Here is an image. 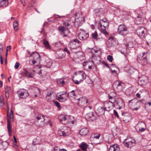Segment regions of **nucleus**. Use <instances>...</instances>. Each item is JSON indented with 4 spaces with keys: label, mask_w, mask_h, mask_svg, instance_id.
<instances>
[{
    "label": "nucleus",
    "mask_w": 151,
    "mask_h": 151,
    "mask_svg": "<svg viewBox=\"0 0 151 151\" xmlns=\"http://www.w3.org/2000/svg\"><path fill=\"white\" fill-rule=\"evenodd\" d=\"M122 119L123 121L127 123L129 122L131 119V117L129 113H126L122 115Z\"/></svg>",
    "instance_id": "nucleus-21"
},
{
    "label": "nucleus",
    "mask_w": 151,
    "mask_h": 151,
    "mask_svg": "<svg viewBox=\"0 0 151 151\" xmlns=\"http://www.w3.org/2000/svg\"><path fill=\"white\" fill-rule=\"evenodd\" d=\"M129 31L128 29L124 24H121L119 25L118 28V33L121 35L125 36L128 33Z\"/></svg>",
    "instance_id": "nucleus-5"
},
{
    "label": "nucleus",
    "mask_w": 151,
    "mask_h": 151,
    "mask_svg": "<svg viewBox=\"0 0 151 151\" xmlns=\"http://www.w3.org/2000/svg\"><path fill=\"white\" fill-rule=\"evenodd\" d=\"M9 0H0V6L5 7L8 4Z\"/></svg>",
    "instance_id": "nucleus-32"
},
{
    "label": "nucleus",
    "mask_w": 151,
    "mask_h": 151,
    "mask_svg": "<svg viewBox=\"0 0 151 151\" xmlns=\"http://www.w3.org/2000/svg\"><path fill=\"white\" fill-rule=\"evenodd\" d=\"M86 77V75L83 71H80L77 72L76 74V78L77 80H74L73 78L72 80L74 83L76 84H78L81 82L85 80Z\"/></svg>",
    "instance_id": "nucleus-3"
},
{
    "label": "nucleus",
    "mask_w": 151,
    "mask_h": 151,
    "mask_svg": "<svg viewBox=\"0 0 151 151\" xmlns=\"http://www.w3.org/2000/svg\"><path fill=\"white\" fill-rule=\"evenodd\" d=\"M1 55H0V62H1V64H3V61L2 56L1 55Z\"/></svg>",
    "instance_id": "nucleus-59"
},
{
    "label": "nucleus",
    "mask_w": 151,
    "mask_h": 151,
    "mask_svg": "<svg viewBox=\"0 0 151 151\" xmlns=\"http://www.w3.org/2000/svg\"><path fill=\"white\" fill-rule=\"evenodd\" d=\"M102 24L103 25L106 26V27H107L109 26V22H106V23H102Z\"/></svg>",
    "instance_id": "nucleus-64"
},
{
    "label": "nucleus",
    "mask_w": 151,
    "mask_h": 151,
    "mask_svg": "<svg viewBox=\"0 0 151 151\" xmlns=\"http://www.w3.org/2000/svg\"><path fill=\"white\" fill-rule=\"evenodd\" d=\"M88 145L84 142H82L80 145V147L83 151L86 150Z\"/></svg>",
    "instance_id": "nucleus-34"
},
{
    "label": "nucleus",
    "mask_w": 151,
    "mask_h": 151,
    "mask_svg": "<svg viewBox=\"0 0 151 151\" xmlns=\"http://www.w3.org/2000/svg\"><path fill=\"white\" fill-rule=\"evenodd\" d=\"M148 82V78L145 76H143L139 78L138 83L140 86H143L146 85Z\"/></svg>",
    "instance_id": "nucleus-13"
},
{
    "label": "nucleus",
    "mask_w": 151,
    "mask_h": 151,
    "mask_svg": "<svg viewBox=\"0 0 151 151\" xmlns=\"http://www.w3.org/2000/svg\"><path fill=\"white\" fill-rule=\"evenodd\" d=\"M114 39V37L113 36H111L109 37L107 42V45L108 46L110 47L112 46Z\"/></svg>",
    "instance_id": "nucleus-30"
},
{
    "label": "nucleus",
    "mask_w": 151,
    "mask_h": 151,
    "mask_svg": "<svg viewBox=\"0 0 151 151\" xmlns=\"http://www.w3.org/2000/svg\"><path fill=\"white\" fill-rule=\"evenodd\" d=\"M107 58L108 60L110 62H111L113 59V57L110 55H108L107 56Z\"/></svg>",
    "instance_id": "nucleus-51"
},
{
    "label": "nucleus",
    "mask_w": 151,
    "mask_h": 151,
    "mask_svg": "<svg viewBox=\"0 0 151 151\" xmlns=\"http://www.w3.org/2000/svg\"><path fill=\"white\" fill-rule=\"evenodd\" d=\"M43 43L45 47H46V49L48 50H50L51 49V47L48 41L45 40H44L43 41Z\"/></svg>",
    "instance_id": "nucleus-37"
},
{
    "label": "nucleus",
    "mask_w": 151,
    "mask_h": 151,
    "mask_svg": "<svg viewBox=\"0 0 151 151\" xmlns=\"http://www.w3.org/2000/svg\"><path fill=\"white\" fill-rule=\"evenodd\" d=\"M81 42L77 39H74L70 41L69 43L68 46L70 49L73 52H76L75 50H77L79 51L80 49Z\"/></svg>",
    "instance_id": "nucleus-2"
},
{
    "label": "nucleus",
    "mask_w": 151,
    "mask_h": 151,
    "mask_svg": "<svg viewBox=\"0 0 151 151\" xmlns=\"http://www.w3.org/2000/svg\"><path fill=\"white\" fill-rule=\"evenodd\" d=\"M30 57H33L34 60H36L39 62L40 60V56L39 54L37 52H33L30 55Z\"/></svg>",
    "instance_id": "nucleus-26"
},
{
    "label": "nucleus",
    "mask_w": 151,
    "mask_h": 151,
    "mask_svg": "<svg viewBox=\"0 0 151 151\" xmlns=\"http://www.w3.org/2000/svg\"><path fill=\"white\" fill-rule=\"evenodd\" d=\"M116 93L114 92H110L108 94L109 99H111L114 97H116Z\"/></svg>",
    "instance_id": "nucleus-39"
},
{
    "label": "nucleus",
    "mask_w": 151,
    "mask_h": 151,
    "mask_svg": "<svg viewBox=\"0 0 151 151\" xmlns=\"http://www.w3.org/2000/svg\"><path fill=\"white\" fill-rule=\"evenodd\" d=\"M101 20L103 22L102 23H106V22H108L106 19H102Z\"/></svg>",
    "instance_id": "nucleus-63"
},
{
    "label": "nucleus",
    "mask_w": 151,
    "mask_h": 151,
    "mask_svg": "<svg viewBox=\"0 0 151 151\" xmlns=\"http://www.w3.org/2000/svg\"><path fill=\"white\" fill-rule=\"evenodd\" d=\"M103 64L106 67L108 68H109V66L108 64H107V63H106L105 62H103Z\"/></svg>",
    "instance_id": "nucleus-62"
},
{
    "label": "nucleus",
    "mask_w": 151,
    "mask_h": 151,
    "mask_svg": "<svg viewBox=\"0 0 151 151\" xmlns=\"http://www.w3.org/2000/svg\"><path fill=\"white\" fill-rule=\"evenodd\" d=\"M22 74L24 77L31 78H33L34 76V75L32 73L29 72L25 69H23L22 73Z\"/></svg>",
    "instance_id": "nucleus-20"
},
{
    "label": "nucleus",
    "mask_w": 151,
    "mask_h": 151,
    "mask_svg": "<svg viewBox=\"0 0 151 151\" xmlns=\"http://www.w3.org/2000/svg\"><path fill=\"white\" fill-rule=\"evenodd\" d=\"M57 99L60 102H63L66 101L68 99V95L65 92L58 93L57 95Z\"/></svg>",
    "instance_id": "nucleus-8"
},
{
    "label": "nucleus",
    "mask_w": 151,
    "mask_h": 151,
    "mask_svg": "<svg viewBox=\"0 0 151 151\" xmlns=\"http://www.w3.org/2000/svg\"><path fill=\"white\" fill-rule=\"evenodd\" d=\"M92 36L94 39H97L98 37V35L96 31L92 33Z\"/></svg>",
    "instance_id": "nucleus-45"
},
{
    "label": "nucleus",
    "mask_w": 151,
    "mask_h": 151,
    "mask_svg": "<svg viewBox=\"0 0 151 151\" xmlns=\"http://www.w3.org/2000/svg\"><path fill=\"white\" fill-rule=\"evenodd\" d=\"M3 52V46L1 43H0V55Z\"/></svg>",
    "instance_id": "nucleus-52"
},
{
    "label": "nucleus",
    "mask_w": 151,
    "mask_h": 151,
    "mask_svg": "<svg viewBox=\"0 0 151 151\" xmlns=\"http://www.w3.org/2000/svg\"><path fill=\"white\" fill-rule=\"evenodd\" d=\"M131 91V90L129 89H127L125 91V93L127 95H130L131 94H132V92L131 91L129 93H128V92H129L130 91Z\"/></svg>",
    "instance_id": "nucleus-55"
},
{
    "label": "nucleus",
    "mask_w": 151,
    "mask_h": 151,
    "mask_svg": "<svg viewBox=\"0 0 151 151\" xmlns=\"http://www.w3.org/2000/svg\"><path fill=\"white\" fill-rule=\"evenodd\" d=\"M146 129V124L144 122H139L136 126V129L137 132H143Z\"/></svg>",
    "instance_id": "nucleus-10"
},
{
    "label": "nucleus",
    "mask_w": 151,
    "mask_h": 151,
    "mask_svg": "<svg viewBox=\"0 0 151 151\" xmlns=\"http://www.w3.org/2000/svg\"><path fill=\"white\" fill-rule=\"evenodd\" d=\"M57 82L58 84H63L66 82V81L65 79L60 78L57 79Z\"/></svg>",
    "instance_id": "nucleus-38"
},
{
    "label": "nucleus",
    "mask_w": 151,
    "mask_h": 151,
    "mask_svg": "<svg viewBox=\"0 0 151 151\" xmlns=\"http://www.w3.org/2000/svg\"><path fill=\"white\" fill-rule=\"evenodd\" d=\"M19 63L18 62H17L16 63L15 65H14V68L15 69H17L19 68Z\"/></svg>",
    "instance_id": "nucleus-56"
},
{
    "label": "nucleus",
    "mask_w": 151,
    "mask_h": 151,
    "mask_svg": "<svg viewBox=\"0 0 151 151\" xmlns=\"http://www.w3.org/2000/svg\"><path fill=\"white\" fill-rule=\"evenodd\" d=\"M138 103V101H137V99L134 98L129 101L128 102L129 105L131 106H134L135 104Z\"/></svg>",
    "instance_id": "nucleus-31"
},
{
    "label": "nucleus",
    "mask_w": 151,
    "mask_h": 151,
    "mask_svg": "<svg viewBox=\"0 0 151 151\" xmlns=\"http://www.w3.org/2000/svg\"><path fill=\"white\" fill-rule=\"evenodd\" d=\"M109 151H120L119 146L116 144L111 145Z\"/></svg>",
    "instance_id": "nucleus-25"
},
{
    "label": "nucleus",
    "mask_w": 151,
    "mask_h": 151,
    "mask_svg": "<svg viewBox=\"0 0 151 151\" xmlns=\"http://www.w3.org/2000/svg\"><path fill=\"white\" fill-rule=\"evenodd\" d=\"M101 32L103 33L105 35H108V33L106 30H101Z\"/></svg>",
    "instance_id": "nucleus-54"
},
{
    "label": "nucleus",
    "mask_w": 151,
    "mask_h": 151,
    "mask_svg": "<svg viewBox=\"0 0 151 151\" xmlns=\"http://www.w3.org/2000/svg\"><path fill=\"white\" fill-rule=\"evenodd\" d=\"M114 113L115 116H116L118 118L119 117V116L118 115L117 112L115 110H114Z\"/></svg>",
    "instance_id": "nucleus-57"
},
{
    "label": "nucleus",
    "mask_w": 151,
    "mask_h": 151,
    "mask_svg": "<svg viewBox=\"0 0 151 151\" xmlns=\"http://www.w3.org/2000/svg\"><path fill=\"white\" fill-rule=\"evenodd\" d=\"M5 96L6 99L9 98L10 93L11 92L12 90L11 87L8 86H5Z\"/></svg>",
    "instance_id": "nucleus-23"
},
{
    "label": "nucleus",
    "mask_w": 151,
    "mask_h": 151,
    "mask_svg": "<svg viewBox=\"0 0 151 151\" xmlns=\"http://www.w3.org/2000/svg\"><path fill=\"white\" fill-rule=\"evenodd\" d=\"M60 122L63 124H65L68 123V119L66 116L60 115L58 117Z\"/></svg>",
    "instance_id": "nucleus-22"
},
{
    "label": "nucleus",
    "mask_w": 151,
    "mask_h": 151,
    "mask_svg": "<svg viewBox=\"0 0 151 151\" xmlns=\"http://www.w3.org/2000/svg\"><path fill=\"white\" fill-rule=\"evenodd\" d=\"M65 27H62L60 28V30L62 32L61 34L64 35V36H66L67 35L65 34V33L64 32L65 31Z\"/></svg>",
    "instance_id": "nucleus-49"
},
{
    "label": "nucleus",
    "mask_w": 151,
    "mask_h": 151,
    "mask_svg": "<svg viewBox=\"0 0 151 151\" xmlns=\"http://www.w3.org/2000/svg\"><path fill=\"white\" fill-rule=\"evenodd\" d=\"M0 145H2L3 146V148L4 149H5L8 146V142H2Z\"/></svg>",
    "instance_id": "nucleus-43"
},
{
    "label": "nucleus",
    "mask_w": 151,
    "mask_h": 151,
    "mask_svg": "<svg viewBox=\"0 0 151 151\" xmlns=\"http://www.w3.org/2000/svg\"><path fill=\"white\" fill-rule=\"evenodd\" d=\"M8 119H7V129L8 131L9 132V135L10 136H11V127L10 125V121H12L13 119V114H9V115H7Z\"/></svg>",
    "instance_id": "nucleus-15"
},
{
    "label": "nucleus",
    "mask_w": 151,
    "mask_h": 151,
    "mask_svg": "<svg viewBox=\"0 0 151 151\" xmlns=\"http://www.w3.org/2000/svg\"><path fill=\"white\" fill-rule=\"evenodd\" d=\"M19 95L20 98L22 99L26 98L28 96V93L26 91L24 92H20L19 93Z\"/></svg>",
    "instance_id": "nucleus-28"
},
{
    "label": "nucleus",
    "mask_w": 151,
    "mask_h": 151,
    "mask_svg": "<svg viewBox=\"0 0 151 151\" xmlns=\"http://www.w3.org/2000/svg\"><path fill=\"white\" fill-rule=\"evenodd\" d=\"M34 91L35 97H37V95L40 93V90L38 88H35L34 89Z\"/></svg>",
    "instance_id": "nucleus-40"
},
{
    "label": "nucleus",
    "mask_w": 151,
    "mask_h": 151,
    "mask_svg": "<svg viewBox=\"0 0 151 151\" xmlns=\"http://www.w3.org/2000/svg\"><path fill=\"white\" fill-rule=\"evenodd\" d=\"M123 144L124 147L130 148L134 146L136 143L134 139L132 138L127 137L123 141Z\"/></svg>",
    "instance_id": "nucleus-4"
},
{
    "label": "nucleus",
    "mask_w": 151,
    "mask_h": 151,
    "mask_svg": "<svg viewBox=\"0 0 151 151\" xmlns=\"http://www.w3.org/2000/svg\"><path fill=\"white\" fill-rule=\"evenodd\" d=\"M145 29L144 27H139L136 29V32L140 38H142L145 36Z\"/></svg>",
    "instance_id": "nucleus-16"
},
{
    "label": "nucleus",
    "mask_w": 151,
    "mask_h": 151,
    "mask_svg": "<svg viewBox=\"0 0 151 151\" xmlns=\"http://www.w3.org/2000/svg\"><path fill=\"white\" fill-rule=\"evenodd\" d=\"M99 24L100 26L101 29V30H106L107 27H106V26L103 25L101 23L99 22Z\"/></svg>",
    "instance_id": "nucleus-50"
},
{
    "label": "nucleus",
    "mask_w": 151,
    "mask_h": 151,
    "mask_svg": "<svg viewBox=\"0 0 151 151\" xmlns=\"http://www.w3.org/2000/svg\"><path fill=\"white\" fill-rule=\"evenodd\" d=\"M96 115L95 113H94L93 112H91L86 114L85 117L88 121H94L96 119Z\"/></svg>",
    "instance_id": "nucleus-14"
},
{
    "label": "nucleus",
    "mask_w": 151,
    "mask_h": 151,
    "mask_svg": "<svg viewBox=\"0 0 151 151\" xmlns=\"http://www.w3.org/2000/svg\"><path fill=\"white\" fill-rule=\"evenodd\" d=\"M75 18L73 17L70 19H68L65 20L63 23L65 27H69L71 28L72 27L74 26V21Z\"/></svg>",
    "instance_id": "nucleus-11"
},
{
    "label": "nucleus",
    "mask_w": 151,
    "mask_h": 151,
    "mask_svg": "<svg viewBox=\"0 0 151 151\" xmlns=\"http://www.w3.org/2000/svg\"><path fill=\"white\" fill-rule=\"evenodd\" d=\"M105 109L103 107H99L97 109V113L99 116H101L104 114L105 111Z\"/></svg>",
    "instance_id": "nucleus-29"
},
{
    "label": "nucleus",
    "mask_w": 151,
    "mask_h": 151,
    "mask_svg": "<svg viewBox=\"0 0 151 151\" xmlns=\"http://www.w3.org/2000/svg\"><path fill=\"white\" fill-rule=\"evenodd\" d=\"M109 103H111V104H113L112 102L110 101H106L104 103V108L106 111H108L106 109L107 108L109 109L111 107L109 105Z\"/></svg>",
    "instance_id": "nucleus-35"
},
{
    "label": "nucleus",
    "mask_w": 151,
    "mask_h": 151,
    "mask_svg": "<svg viewBox=\"0 0 151 151\" xmlns=\"http://www.w3.org/2000/svg\"><path fill=\"white\" fill-rule=\"evenodd\" d=\"M78 38L80 40H84L87 39L89 37V34L84 31H82L78 35Z\"/></svg>",
    "instance_id": "nucleus-19"
},
{
    "label": "nucleus",
    "mask_w": 151,
    "mask_h": 151,
    "mask_svg": "<svg viewBox=\"0 0 151 151\" xmlns=\"http://www.w3.org/2000/svg\"><path fill=\"white\" fill-rule=\"evenodd\" d=\"M11 49V47L10 46H7L6 47V51L8 52V51H9Z\"/></svg>",
    "instance_id": "nucleus-60"
},
{
    "label": "nucleus",
    "mask_w": 151,
    "mask_h": 151,
    "mask_svg": "<svg viewBox=\"0 0 151 151\" xmlns=\"http://www.w3.org/2000/svg\"><path fill=\"white\" fill-rule=\"evenodd\" d=\"M114 104L115 106L119 109H121L124 106V104L123 100L120 97H116L115 98Z\"/></svg>",
    "instance_id": "nucleus-9"
},
{
    "label": "nucleus",
    "mask_w": 151,
    "mask_h": 151,
    "mask_svg": "<svg viewBox=\"0 0 151 151\" xmlns=\"http://www.w3.org/2000/svg\"><path fill=\"white\" fill-rule=\"evenodd\" d=\"M68 95V96L70 98L76 96V93H74V91L73 90L70 92L67 93Z\"/></svg>",
    "instance_id": "nucleus-41"
},
{
    "label": "nucleus",
    "mask_w": 151,
    "mask_h": 151,
    "mask_svg": "<svg viewBox=\"0 0 151 151\" xmlns=\"http://www.w3.org/2000/svg\"><path fill=\"white\" fill-rule=\"evenodd\" d=\"M124 83L120 81H117L114 82L113 85L114 90L116 92H119L123 90Z\"/></svg>",
    "instance_id": "nucleus-6"
},
{
    "label": "nucleus",
    "mask_w": 151,
    "mask_h": 151,
    "mask_svg": "<svg viewBox=\"0 0 151 151\" xmlns=\"http://www.w3.org/2000/svg\"><path fill=\"white\" fill-rule=\"evenodd\" d=\"M18 25V21H15L13 23V27L15 30L17 31L18 30L17 26Z\"/></svg>",
    "instance_id": "nucleus-42"
},
{
    "label": "nucleus",
    "mask_w": 151,
    "mask_h": 151,
    "mask_svg": "<svg viewBox=\"0 0 151 151\" xmlns=\"http://www.w3.org/2000/svg\"><path fill=\"white\" fill-rule=\"evenodd\" d=\"M70 132V129L67 127H64L63 128L58 130V134L60 136H65L68 135Z\"/></svg>",
    "instance_id": "nucleus-7"
},
{
    "label": "nucleus",
    "mask_w": 151,
    "mask_h": 151,
    "mask_svg": "<svg viewBox=\"0 0 151 151\" xmlns=\"http://www.w3.org/2000/svg\"><path fill=\"white\" fill-rule=\"evenodd\" d=\"M4 105L3 96H1L0 97V106L1 107Z\"/></svg>",
    "instance_id": "nucleus-47"
},
{
    "label": "nucleus",
    "mask_w": 151,
    "mask_h": 151,
    "mask_svg": "<svg viewBox=\"0 0 151 151\" xmlns=\"http://www.w3.org/2000/svg\"><path fill=\"white\" fill-rule=\"evenodd\" d=\"M40 138L39 137H37L36 139H33V144L34 145L39 144L40 143L39 142H37V140H40Z\"/></svg>",
    "instance_id": "nucleus-44"
},
{
    "label": "nucleus",
    "mask_w": 151,
    "mask_h": 151,
    "mask_svg": "<svg viewBox=\"0 0 151 151\" xmlns=\"http://www.w3.org/2000/svg\"><path fill=\"white\" fill-rule=\"evenodd\" d=\"M88 129L86 128H84L82 129L79 132L80 135L82 136H85L87 135L88 132Z\"/></svg>",
    "instance_id": "nucleus-27"
},
{
    "label": "nucleus",
    "mask_w": 151,
    "mask_h": 151,
    "mask_svg": "<svg viewBox=\"0 0 151 151\" xmlns=\"http://www.w3.org/2000/svg\"><path fill=\"white\" fill-rule=\"evenodd\" d=\"M93 65L94 63L93 61H88L86 62L84 61L83 63V65L84 66H87L88 67L89 66Z\"/></svg>",
    "instance_id": "nucleus-36"
},
{
    "label": "nucleus",
    "mask_w": 151,
    "mask_h": 151,
    "mask_svg": "<svg viewBox=\"0 0 151 151\" xmlns=\"http://www.w3.org/2000/svg\"><path fill=\"white\" fill-rule=\"evenodd\" d=\"M92 52H94L95 53H97L98 52L101 53V51L100 50H96L93 49L92 51Z\"/></svg>",
    "instance_id": "nucleus-58"
},
{
    "label": "nucleus",
    "mask_w": 151,
    "mask_h": 151,
    "mask_svg": "<svg viewBox=\"0 0 151 151\" xmlns=\"http://www.w3.org/2000/svg\"><path fill=\"white\" fill-rule=\"evenodd\" d=\"M113 7H114V10L115 11H116L117 10H119L120 9L119 6H113Z\"/></svg>",
    "instance_id": "nucleus-61"
},
{
    "label": "nucleus",
    "mask_w": 151,
    "mask_h": 151,
    "mask_svg": "<svg viewBox=\"0 0 151 151\" xmlns=\"http://www.w3.org/2000/svg\"><path fill=\"white\" fill-rule=\"evenodd\" d=\"M78 104L80 106H83L88 103V100L83 97H81L78 99Z\"/></svg>",
    "instance_id": "nucleus-24"
},
{
    "label": "nucleus",
    "mask_w": 151,
    "mask_h": 151,
    "mask_svg": "<svg viewBox=\"0 0 151 151\" xmlns=\"http://www.w3.org/2000/svg\"><path fill=\"white\" fill-rule=\"evenodd\" d=\"M95 11L96 15L100 17L105 15L106 12V10L103 8L96 9Z\"/></svg>",
    "instance_id": "nucleus-18"
},
{
    "label": "nucleus",
    "mask_w": 151,
    "mask_h": 151,
    "mask_svg": "<svg viewBox=\"0 0 151 151\" xmlns=\"http://www.w3.org/2000/svg\"><path fill=\"white\" fill-rule=\"evenodd\" d=\"M84 21V19L82 17H77L76 19L75 18V20L74 21V26L78 27L81 26L82 24L83 23Z\"/></svg>",
    "instance_id": "nucleus-17"
},
{
    "label": "nucleus",
    "mask_w": 151,
    "mask_h": 151,
    "mask_svg": "<svg viewBox=\"0 0 151 151\" xmlns=\"http://www.w3.org/2000/svg\"><path fill=\"white\" fill-rule=\"evenodd\" d=\"M63 51H66L68 54H70V52H69V50H68V48L67 47H65L63 50L62 51H59L58 52L57 54L58 55L59 57H62L63 56V54L62 53V52H63Z\"/></svg>",
    "instance_id": "nucleus-33"
},
{
    "label": "nucleus",
    "mask_w": 151,
    "mask_h": 151,
    "mask_svg": "<svg viewBox=\"0 0 151 151\" xmlns=\"http://www.w3.org/2000/svg\"><path fill=\"white\" fill-rule=\"evenodd\" d=\"M36 118L37 120H39L43 119H44L43 121H45V116L43 115H39L38 116L36 117Z\"/></svg>",
    "instance_id": "nucleus-48"
},
{
    "label": "nucleus",
    "mask_w": 151,
    "mask_h": 151,
    "mask_svg": "<svg viewBox=\"0 0 151 151\" xmlns=\"http://www.w3.org/2000/svg\"><path fill=\"white\" fill-rule=\"evenodd\" d=\"M147 52H144L142 54L138 55L137 61L142 65H146L148 63L149 61L147 57Z\"/></svg>",
    "instance_id": "nucleus-1"
},
{
    "label": "nucleus",
    "mask_w": 151,
    "mask_h": 151,
    "mask_svg": "<svg viewBox=\"0 0 151 151\" xmlns=\"http://www.w3.org/2000/svg\"><path fill=\"white\" fill-rule=\"evenodd\" d=\"M127 46L131 48L133 47H134L133 45L132 44V43L131 42H129L127 45Z\"/></svg>",
    "instance_id": "nucleus-53"
},
{
    "label": "nucleus",
    "mask_w": 151,
    "mask_h": 151,
    "mask_svg": "<svg viewBox=\"0 0 151 151\" xmlns=\"http://www.w3.org/2000/svg\"><path fill=\"white\" fill-rule=\"evenodd\" d=\"M136 17H135L136 19L135 23L137 24H139L142 22V19L143 17V13L140 10H138Z\"/></svg>",
    "instance_id": "nucleus-12"
},
{
    "label": "nucleus",
    "mask_w": 151,
    "mask_h": 151,
    "mask_svg": "<svg viewBox=\"0 0 151 151\" xmlns=\"http://www.w3.org/2000/svg\"><path fill=\"white\" fill-rule=\"evenodd\" d=\"M53 102L54 105L57 106L59 109H60L61 107L60 103L57 101H53Z\"/></svg>",
    "instance_id": "nucleus-46"
}]
</instances>
